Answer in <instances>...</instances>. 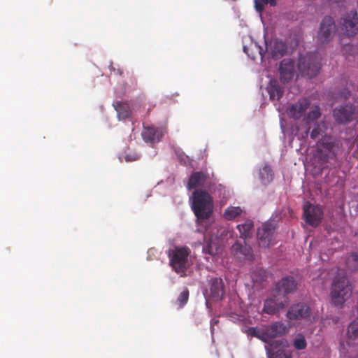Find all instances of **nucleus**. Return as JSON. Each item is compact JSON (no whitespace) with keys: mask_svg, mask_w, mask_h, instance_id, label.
<instances>
[{"mask_svg":"<svg viewBox=\"0 0 358 358\" xmlns=\"http://www.w3.org/2000/svg\"><path fill=\"white\" fill-rule=\"evenodd\" d=\"M189 299V290L185 289L179 295L177 299L179 308H182L188 301Z\"/></svg>","mask_w":358,"mask_h":358,"instance_id":"c9c22d12","label":"nucleus"},{"mask_svg":"<svg viewBox=\"0 0 358 358\" xmlns=\"http://www.w3.org/2000/svg\"><path fill=\"white\" fill-rule=\"evenodd\" d=\"M275 231V227L271 223L266 222L257 231L258 244L262 248H268Z\"/></svg>","mask_w":358,"mask_h":358,"instance_id":"ddd939ff","label":"nucleus"},{"mask_svg":"<svg viewBox=\"0 0 358 358\" xmlns=\"http://www.w3.org/2000/svg\"><path fill=\"white\" fill-rule=\"evenodd\" d=\"M243 51L252 60L256 59L257 55L260 56L262 59L264 56V51L263 48L256 43L251 44L250 47L244 46Z\"/></svg>","mask_w":358,"mask_h":358,"instance_id":"a878e982","label":"nucleus"},{"mask_svg":"<svg viewBox=\"0 0 358 358\" xmlns=\"http://www.w3.org/2000/svg\"><path fill=\"white\" fill-rule=\"evenodd\" d=\"M334 143L328 138H323L317 143L316 156L322 162H328L335 156Z\"/></svg>","mask_w":358,"mask_h":358,"instance_id":"9b49d317","label":"nucleus"},{"mask_svg":"<svg viewBox=\"0 0 358 358\" xmlns=\"http://www.w3.org/2000/svg\"><path fill=\"white\" fill-rule=\"evenodd\" d=\"M208 178V175L203 171L194 172L189 178L187 187L191 189L203 186Z\"/></svg>","mask_w":358,"mask_h":358,"instance_id":"4be33fe9","label":"nucleus"},{"mask_svg":"<svg viewBox=\"0 0 358 358\" xmlns=\"http://www.w3.org/2000/svg\"><path fill=\"white\" fill-rule=\"evenodd\" d=\"M264 329L265 343L270 345L274 342L273 338L280 337L285 334L287 331L286 325L282 322H275L271 324L266 326Z\"/></svg>","mask_w":358,"mask_h":358,"instance_id":"f8f14e48","label":"nucleus"},{"mask_svg":"<svg viewBox=\"0 0 358 358\" xmlns=\"http://www.w3.org/2000/svg\"><path fill=\"white\" fill-rule=\"evenodd\" d=\"M352 287L344 274H338L333 281L331 290L332 302L336 306H341L351 296Z\"/></svg>","mask_w":358,"mask_h":358,"instance_id":"f03ea898","label":"nucleus"},{"mask_svg":"<svg viewBox=\"0 0 358 358\" xmlns=\"http://www.w3.org/2000/svg\"><path fill=\"white\" fill-rule=\"evenodd\" d=\"M347 336L349 345L358 342V317L348 327Z\"/></svg>","mask_w":358,"mask_h":358,"instance_id":"393cba45","label":"nucleus"},{"mask_svg":"<svg viewBox=\"0 0 358 358\" xmlns=\"http://www.w3.org/2000/svg\"><path fill=\"white\" fill-rule=\"evenodd\" d=\"M336 33V24L333 17L325 16L320 27L317 39L321 43H328L331 41Z\"/></svg>","mask_w":358,"mask_h":358,"instance_id":"9d476101","label":"nucleus"},{"mask_svg":"<svg viewBox=\"0 0 358 358\" xmlns=\"http://www.w3.org/2000/svg\"><path fill=\"white\" fill-rule=\"evenodd\" d=\"M251 278L255 283L261 284L267 278L266 270L262 268H257L252 271Z\"/></svg>","mask_w":358,"mask_h":358,"instance_id":"c85d7f7f","label":"nucleus"},{"mask_svg":"<svg viewBox=\"0 0 358 358\" xmlns=\"http://www.w3.org/2000/svg\"><path fill=\"white\" fill-rule=\"evenodd\" d=\"M321 115L320 110L318 106H315L310 110L308 115L303 118L306 124L309 125L310 123L317 120Z\"/></svg>","mask_w":358,"mask_h":358,"instance_id":"c756f323","label":"nucleus"},{"mask_svg":"<svg viewBox=\"0 0 358 358\" xmlns=\"http://www.w3.org/2000/svg\"><path fill=\"white\" fill-rule=\"evenodd\" d=\"M343 29L348 36H353L358 32V15L355 10H350L343 17Z\"/></svg>","mask_w":358,"mask_h":358,"instance_id":"4468645a","label":"nucleus"},{"mask_svg":"<svg viewBox=\"0 0 358 358\" xmlns=\"http://www.w3.org/2000/svg\"><path fill=\"white\" fill-rule=\"evenodd\" d=\"M279 73L282 83H288L292 81L296 75L294 62L289 59H282L280 64Z\"/></svg>","mask_w":358,"mask_h":358,"instance_id":"2eb2a0df","label":"nucleus"},{"mask_svg":"<svg viewBox=\"0 0 358 358\" xmlns=\"http://www.w3.org/2000/svg\"><path fill=\"white\" fill-rule=\"evenodd\" d=\"M269 99L272 101H279L284 94V87L275 79H271L266 87Z\"/></svg>","mask_w":358,"mask_h":358,"instance_id":"6ab92c4d","label":"nucleus"},{"mask_svg":"<svg viewBox=\"0 0 358 358\" xmlns=\"http://www.w3.org/2000/svg\"><path fill=\"white\" fill-rule=\"evenodd\" d=\"M293 345L297 350H303L306 348L307 343L304 336L299 334L294 339Z\"/></svg>","mask_w":358,"mask_h":358,"instance_id":"f704fd0d","label":"nucleus"},{"mask_svg":"<svg viewBox=\"0 0 358 358\" xmlns=\"http://www.w3.org/2000/svg\"><path fill=\"white\" fill-rule=\"evenodd\" d=\"M231 252L238 258L250 262L255 259L252 248L247 245L245 241L243 243L236 241L231 247Z\"/></svg>","mask_w":358,"mask_h":358,"instance_id":"a211bd4d","label":"nucleus"},{"mask_svg":"<svg viewBox=\"0 0 358 358\" xmlns=\"http://www.w3.org/2000/svg\"><path fill=\"white\" fill-rule=\"evenodd\" d=\"M321 129L319 125L315 127L310 132V138L315 140L321 134Z\"/></svg>","mask_w":358,"mask_h":358,"instance_id":"e433bc0d","label":"nucleus"},{"mask_svg":"<svg viewBox=\"0 0 358 358\" xmlns=\"http://www.w3.org/2000/svg\"><path fill=\"white\" fill-rule=\"evenodd\" d=\"M264 5L269 3L271 6L276 5V0H262Z\"/></svg>","mask_w":358,"mask_h":358,"instance_id":"ea45409f","label":"nucleus"},{"mask_svg":"<svg viewBox=\"0 0 358 358\" xmlns=\"http://www.w3.org/2000/svg\"><path fill=\"white\" fill-rule=\"evenodd\" d=\"M237 229L240 233V238L245 240L250 238L254 229V223L252 220H248L243 224L237 225Z\"/></svg>","mask_w":358,"mask_h":358,"instance_id":"b1692460","label":"nucleus"},{"mask_svg":"<svg viewBox=\"0 0 358 358\" xmlns=\"http://www.w3.org/2000/svg\"><path fill=\"white\" fill-rule=\"evenodd\" d=\"M210 292L213 298L216 299H222L224 291L222 280L221 278H212L210 281Z\"/></svg>","mask_w":358,"mask_h":358,"instance_id":"412c9836","label":"nucleus"},{"mask_svg":"<svg viewBox=\"0 0 358 358\" xmlns=\"http://www.w3.org/2000/svg\"><path fill=\"white\" fill-rule=\"evenodd\" d=\"M350 96V92L348 90L345 89L341 92L340 96L343 100L348 99Z\"/></svg>","mask_w":358,"mask_h":358,"instance_id":"58836bf2","label":"nucleus"},{"mask_svg":"<svg viewBox=\"0 0 358 358\" xmlns=\"http://www.w3.org/2000/svg\"><path fill=\"white\" fill-rule=\"evenodd\" d=\"M287 347V341L278 339L270 345H265V350L268 358H292V353Z\"/></svg>","mask_w":358,"mask_h":358,"instance_id":"423d86ee","label":"nucleus"},{"mask_svg":"<svg viewBox=\"0 0 358 358\" xmlns=\"http://www.w3.org/2000/svg\"><path fill=\"white\" fill-rule=\"evenodd\" d=\"M357 6H358V0H357Z\"/></svg>","mask_w":358,"mask_h":358,"instance_id":"a18cd8bd","label":"nucleus"},{"mask_svg":"<svg viewBox=\"0 0 358 358\" xmlns=\"http://www.w3.org/2000/svg\"><path fill=\"white\" fill-rule=\"evenodd\" d=\"M246 332L248 335L256 337L265 343L264 329H259L257 327H249Z\"/></svg>","mask_w":358,"mask_h":358,"instance_id":"72a5a7b5","label":"nucleus"},{"mask_svg":"<svg viewBox=\"0 0 358 358\" xmlns=\"http://www.w3.org/2000/svg\"><path fill=\"white\" fill-rule=\"evenodd\" d=\"M286 52L287 45L281 41H274L271 45V55L275 59L281 58Z\"/></svg>","mask_w":358,"mask_h":358,"instance_id":"5701e85b","label":"nucleus"},{"mask_svg":"<svg viewBox=\"0 0 358 358\" xmlns=\"http://www.w3.org/2000/svg\"><path fill=\"white\" fill-rule=\"evenodd\" d=\"M118 73L121 75L122 74V71L120 70H118Z\"/></svg>","mask_w":358,"mask_h":358,"instance_id":"c03bdc74","label":"nucleus"},{"mask_svg":"<svg viewBox=\"0 0 358 358\" xmlns=\"http://www.w3.org/2000/svg\"><path fill=\"white\" fill-rule=\"evenodd\" d=\"M310 129V127L309 126V127L307 128L306 131V134H308V133L309 132Z\"/></svg>","mask_w":358,"mask_h":358,"instance_id":"79ce46f5","label":"nucleus"},{"mask_svg":"<svg viewBox=\"0 0 358 358\" xmlns=\"http://www.w3.org/2000/svg\"><path fill=\"white\" fill-rule=\"evenodd\" d=\"M255 7L257 11L261 13L264 10L265 5L262 0H255Z\"/></svg>","mask_w":358,"mask_h":358,"instance_id":"4c0bfd02","label":"nucleus"},{"mask_svg":"<svg viewBox=\"0 0 358 358\" xmlns=\"http://www.w3.org/2000/svg\"><path fill=\"white\" fill-rule=\"evenodd\" d=\"M343 0H328L330 3H337L342 2Z\"/></svg>","mask_w":358,"mask_h":358,"instance_id":"a19ab883","label":"nucleus"},{"mask_svg":"<svg viewBox=\"0 0 358 358\" xmlns=\"http://www.w3.org/2000/svg\"><path fill=\"white\" fill-rule=\"evenodd\" d=\"M298 69L303 76L310 78L316 76L320 69V62L317 54L310 52L300 57Z\"/></svg>","mask_w":358,"mask_h":358,"instance_id":"20e7f679","label":"nucleus"},{"mask_svg":"<svg viewBox=\"0 0 358 358\" xmlns=\"http://www.w3.org/2000/svg\"><path fill=\"white\" fill-rule=\"evenodd\" d=\"M113 106L117 111L119 120H124L129 117L131 110L128 103L117 101L113 103Z\"/></svg>","mask_w":358,"mask_h":358,"instance_id":"bb28decb","label":"nucleus"},{"mask_svg":"<svg viewBox=\"0 0 358 358\" xmlns=\"http://www.w3.org/2000/svg\"><path fill=\"white\" fill-rule=\"evenodd\" d=\"M351 48V45H345V49H346V48Z\"/></svg>","mask_w":358,"mask_h":358,"instance_id":"37998d69","label":"nucleus"},{"mask_svg":"<svg viewBox=\"0 0 358 358\" xmlns=\"http://www.w3.org/2000/svg\"><path fill=\"white\" fill-rule=\"evenodd\" d=\"M220 248L217 244L213 241L207 242L206 245L203 247V252L208 254L212 257L216 256L220 252Z\"/></svg>","mask_w":358,"mask_h":358,"instance_id":"7c9ffc66","label":"nucleus"},{"mask_svg":"<svg viewBox=\"0 0 358 358\" xmlns=\"http://www.w3.org/2000/svg\"><path fill=\"white\" fill-rule=\"evenodd\" d=\"M298 282L293 276L288 275L282 278L275 283L272 291L278 296L289 298L288 295L296 292Z\"/></svg>","mask_w":358,"mask_h":358,"instance_id":"6e6552de","label":"nucleus"},{"mask_svg":"<svg viewBox=\"0 0 358 358\" xmlns=\"http://www.w3.org/2000/svg\"><path fill=\"white\" fill-rule=\"evenodd\" d=\"M192 209L199 220H207L213 211V201L205 190L196 189L192 196Z\"/></svg>","mask_w":358,"mask_h":358,"instance_id":"f257e3e1","label":"nucleus"},{"mask_svg":"<svg viewBox=\"0 0 358 358\" xmlns=\"http://www.w3.org/2000/svg\"><path fill=\"white\" fill-rule=\"evenodd\" d=\"M162 131L154 127H144L142 131L143 139L147 143H156L162 137Z\"/></svg>","mask_w":358,"mask_h":358,"instance_id":"aec40b11","label":"nucleus"},{"mask_svg":"<svg viewBox=\"0 0 358 358\" xmlns=\"http://www.w3.org/2000/svg\"><path fill=\"white\" fill-rule=\"evenodd\" d=\"M259 178L261 182L264 185H267L273 180V174L271 167L268 165H265L259 171Z\"/></svg>","mask_w":358,"mask_h":358,"instance_id":"cd10ccee","label":"nucleus"},{"mask_svg":"<svg viewBox=\"0 0 358 358\" xmlns=\"http://www.w3.org/2000/svg\"><path fill=\"white\" fill-rule=\"evenodd\" d=\"M310 102L306 98L300 99L297 102L288 107L287 112L289 117L299 120L310 107Z\"/></svg>","mask_w":358,"mask_h":358,"instance_id":"dca6fc26","label":"nucleus"},{"mask_svg":"<svg viewBox=\"0 0 358 358\" xmlns=\"http://www.w3.org/2000/svg\"><path fill=\"white\" fill-rule=\"evenodd\" d=\"M346 266L351 271H358V253L353 252L347 257Z\"/></svg>","mask_w":358,"mask_h":358,"instance_id":"2f4dec72","label":"nucleus"},{"mask_svg":"<svg viewBox=\"0 0 358 358\" xmlns=\"http://www.w3.org/2000/svg\"><path fill=\"white\" fill-rule=\"evenodd\" d=\"M241 213L242 210L240 207L229 206L225 209L224 217L228 220H231L240 215Z\"/></svg>","mask_w":358,"mask_h":358,"instance_id":"473e14b6","label":"nucleus"},{"mask_svg":"<svg viewBox=\"0 0 358 358\" xmlns=\"http://www.w3.org/2000/svg\"><path fill=\"white\" fill-rule=\"evenodd\" d=\"M289 303V298L280 296L271 290L270 297L264 301L263 312L268 315H275L285 308Z\"/></svg>","mask_w":358,"mask_h":358,"instance_id":"39448f33","label":"nucleus"},{"mask_svg":"<svg viewBox=\"0 0 358 358\" xmlns=\"http://www.w3.org/2000/svg\"><path fill=\"white\" fill-rule=\"evenodd\" d=\"M358 113L357 108L352 104L341 105L334 108L333 115L339 124H347L352 122Z\"/></svg>","mask_w":358,"mask_h":358,"instance_id":"1a4fd4ad","label":"nucleus"},{"mask_svg":"<svg viewBox=\"0 0 358 358\" xmlns=\"http://www.w3.org/2000/svg\"><path fill=\"white\" fill-rule=\"evenodd\" d=\"M190 250L187 247H176L168 253L169 264L178 274L185 275Z\"/></svg>","mask_w":358,"mask_h":358,"instance_id":"7ed1b4c3","label":"nucleus"},{"mask_svg":"<svg viewBox=\"0 0 358 358\" xmlns=\"http://www.w3.org/2000/svg\"><path fill=\"white\" fill-rule=\"evenodd\" d=\"M303 218L306 222L312 226H318L323 217V210L318 205H313L309 201L304 203L303 206Z\"/></svg>","mask_w":358,"mask_h":358,"instance_id":"0eeeda50","label":"nucleus"},{"mask_svg":"<svg viewBox=\"0 0 358 358\" xmlns=\"http://www.w3.org/2000/svg\"><path fill=\"white\" fill-rule=\"evenodd\" d=\"M311 313L310 308L304 303H299L292 306L287 313V317L290 320L308 318Z\"/></svg>","mask_w":358,"mask_h":358,"instance_id":"f3484780","label":"nucleus"}]
</instances>
